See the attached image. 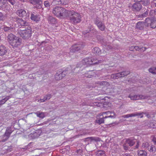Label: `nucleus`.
<instances>
[{
	"mask_svg": "<svg viewBox=\"0 0 156 156\" xmlns=\"http://www.w3.org/2000/svg\"><path fill=\"white\" fill-rule=\"evenodd\" d=\"M7 40L9 44L13 48H19L21 44V39L12 33L8 35Z\"/></svg>",
	"mask_w": 156,
	"mask_h": 156,
	"instance_id": "obj_1",
	"label": "nucleus"
},
{
	"mask_svg": "<svg viewBox=\"0 0 156 156\" xmlns=\"http://www.w3.org/2000/svg\"><path fill=\"white\" fill-rule=\"evenodd\" d=\"M67 16L69 17L71 23L73 24L79 23L81 20L80 13L73 10L69 11Z\"/></svg>",
	"mask_w": 156,
	"mask_h": 156,
	"instance_id": "obj_2",
	"label": "nucleus"
},
{
	"mask_svg": "<svg viewBox=\"0 0 156 156\" xmlns=\"http://www.w3.org/2000/svg\"><path fill=\"white\" fill-rule=\"evenodd\" d=\"M69 11L62 7H56L53 9L52 12L56 17L62 19L67 16Z\"/></svg>",
	"mask_w": 156,
	"mask_h": 156,
	"instance_id": "obj_3",
	"label": "nucleus"
},
{
	"mask_svg": "<svg viewBox=\"0 0 156 156\" xmlns=\"http://www.w3.org/2000/svg\"><path fill=\"white\" fill-rule=\"evenodd\" d=\"M101 60H98L95 57L91 58H86L82 61V63L84 65H86L87 66L92 65L98 64L101 62Z\"/></svg>",
	"mask_w": 156,
	"mask_h": 156,
	"instance_id": "obj_4",
	"label": "nucleus"
},
{
	"mask_svg": "<svg viewBox=\"0 0 156 156\" xmlns=\"http://www.w3.org/2000/svg\"><path fill=\"white\" fill-rule=\"evenodd\" d=\"M32 29L30 28H27L25 30H20L18 32L21 37L24 39H29L31 36Z\"/></svg>",
	"mask_w": 156,
	"mask_h": 156,
	"instance_id": "obj_5",
	"label": "nucleus"
},
{
	"mask_svg": "<svg viewBox=\"0 0 156 156\" xmlns=\"http://www.w3.org/2000/svg\"><path fill=\"white\" fill-rule=\"evenodd\" d=\"M145 22V25L147 27H149L151 28H155L156 27V18H147L146 19Z\"/></svg>",
	"mask_w": 156,
	"mask_h": 156,
	"instance_id": "obj_6",
	"label": "nucleus"
},
{
	"mask_svg": "<svg viewBox=\"0 0 156 156\" xmlns=\"http://www.w3.org/2000/svg\"><path fill=\"white\" fill-rule=\"evenodd\" d=\"M16 14L19 17L24 18L25 19H27L29 16V13L27 12L24 9H19L16 12Z\"/></svg>",
	"mask_w": 156,
	"mask_h": 156,
	"instance_id": "obj_7",
	"label": "nucleus"
},
{
	"mask_svg": "<svg viewBox=\"0 0 156 156\" xmlns=\"http://www.w3.org/2000/svg\"><path fill=\"white\" fill-rule=\"evenodd\" d=\"M130 72L129 71H125L121 73H118L115 74L111 75V78L114 79H117L119 77H122L127 76L129 74Z\"/></svg>",
	"mask_w": 156,
	"mask_h": 156,
	"instance_id": "obj_8",
	"label": "nucleus"
},
{
	"mask_svg": "<svg viewBox=\"0 0 156 156\" xmlns=\"http://www.w3.org/2000/svg\"><path fill=\"white\" fill-rule=\"evenodd\" d=\"M83 46L82 44H75L73 45L70 48V52H74L83 48Z\"/></svg>",
	"mask_w": 156,
	"mask_h": 156,
	"instance_id": "obj_9",
	"label": "nucleus"
},
{
	"mask_svg": "<svg viewBox=\"0 0 156 156\" xmlns=\"http://www.w3.org/2000/svg\"><path fill=\"white\" fill-rule=\"evenodd\" d=\"M12 130L11 128L10 127H8L5 131L4 134L3 136V137H5V139L2 140V142H5L7 140L9 137L10 135L12 132Z\"/></svg>",
	"mask_w": 156,
	"mask_h": 156,
	"instance_id": "obj_10",
	"label": "nucleus"
},
{
	"mask_svg": "<svg viewBox=\"0 0 156 156\" xmlns=\"http://www.w3.org/2000/svg\"><path fill=\"white\" fill-rule=\"evenodd\" d=\"M131 100H136L139 99H145L147 98V97L141 94L136 95L132 96L131 94H130L129 96Z\"/></svg>",
	"mask_w": 156,
	"mask_h": 156,
	"instance_id": "obj_11",
	"label": "nucleus"
},
{
	"mask_svg": "<svg viewBox=\"0 0 156 156\" xmlns=\"http://www.w3.org/2000/svg\"><path fill=\"white\" fill-rule=\"evenodd\" d=\"M30 2L33 5H37V8L38 9H40L42 8V2L41 0H29Z\"/></svg>",
	"mask_w": 156,
	"mask_h": 156,
	"instance_id": "obj_12",
	"label": "nucleus"
},
{
	"mask_svg": "<svg viewBox=\"0 0 156 156\" xmlns=\"http://www.w3.org/2000/svg\"><path fill=\"white\" fill-rule=\"evenodd\" d=\"M142 8V5L140 3L136 2L132 6V9L134 12H138Z\"/></svg>",
	"mask_w": 156,
	"mask_h": 156,
	"instance_id": "obj_13",
	"label": "nucleus"
},
{
	"mask_svg": "<svg viewBox=\"0 0 156 156\" xmlns=\"http://www.w3.org/2000/svg\"><path fill=\"white\" fill-rule=\"evenodd\" d=\"M95 23L97 26L98 29L101 31H103L105 30V26L104 23H102L101 21H96L95 22Z\"/></svg>",
	"mask_w": 156,
	"mask_h": 156,
	"instance_id": "obj_14",
	"label": "nucleus"
},
{
	"mask_svg": "<svg viewBox=\"0 0 156 156\" xmlns=\"http://www.w3.org/2000/svg\"><path fill=\"white\" fill-rule=\"evenodd\" d=\"M41 16L40 15H34L33 13H32L31 15V19L36 22H37L40 20Z\"/></svg>",
	"mask_w": 156,
	"mask_h": 156,
	"instance_id": "obj_15",
	"label": "nucleus"
},
{
	"mask_svg": "<svg viewBox=\"0 0 156 156\" xmlns=\"http://www.w3.org/2000/svg\"><path fill=\"white\" fill-rule=\"evenodd\" d=\"M7 52L6 48L4 46H0V56H3L5 55Z\"/></svg>",
	"mask_w": 156,
	"mask_h": 156,
	"instance_id": "obj_16",
	"label": "nucleus"
},
{
	"mask_svg": "<svg viewBox=\"0 0 156 156\" xmlns=\"http://www.w3.org/2000/svg\"><path fill=\"white\" fill-rule=\"evenodd\" d=\"M65 75L63 73V72L58 73H57L55 76V78L56 80H61L63 77H65Z\"/></svg>",
	"mask_w": 156,
	"mask_h": 156,
	"instance_id": "obj_17",
	"label": "nucleus"
},
{
	"mask_svg": "<svg viewBox=\"0 0 156 156\" xmlns=\"http://www.w3.org/2000/svg\"><path fill=\"white\" fill-rule=\"evenodd\" d=\"M135 140L128 139L126 140L125 143L126 144L129 145V146L131 147L135 144L136 142Z\"/></svg>",
	"mask_w": 156,
	"mask_h": 156,
	"instance_id": "obj_18",
	"label": "nucleus"
},
{
	"mask_svg": "<svg viewBox=\"0 0 156 156\" xmlns=\"http://www.w3.org/2000/svg\"><path fill=\"white\" fill-rule=\"evenodd\" d=\"M138 156H147V153L144 150H139L138 151Z\"/></svg>",
	"mask_w": 156,
	"mask_h": 156,
	"instance_id": "obj_19",
	"label": "nucleus"
},
{
	"mask_svg": "<svg viewBox=\"0 0 156 156\" xmlns=\"http://www.w3.org/2000/svg\"><path fill=\"white\" fill-rule=\"evenodd\" d=\"M144 26V23L142 22H139L137 23L136 28L140 30H142L143 29Z\"/></svg>",
	"mask_w": 156,
	"mask_h": 156,
	"instance_id": "obj_20",
	"label": "nucleus"
},
{
	"mask_svg": "<svg viewBox=\"0 0 156 156\" xmlns=\"http://www.w3.org/2000/svg\"><path fill=\"white\" fill-rule=\"evenodd\" d=\"M106 113L107 114V116H105V118H113L114 117L115 114L114 112H106Z\"/></svg>",
	"mask_w": 156,
	"mask_h": 156,
	"instance_id": "obj_21",
	"label": "nucleus"
},
{
	"mask_svg": "<svg viewBox=\"0 0 156 156\" xmlns=\"http://www.w3.org/2000/svg\"><path fill=\"white\" fill-rule=\"evenodd\" d=\"M7 6L5 0H0V9L5 8Z\"/></svg>",
	"mask_w": 156,
	"mask_h": 156,
	"instance_id": "obj_22",
	"label": "nucleus"
},
{
	"mask_svg": "<svg viewBox=\"0 0 156 156\" xmlns=\"http://www.w3.org/2000/svg\"><path fill=\"white\" fill-rule=\"evenodd\" d=\"M48 22L51 24H55L56 23V20L53 17L50 16L48 18Z\"/></svg>",
	"mask_w": 156,
	"mask_h": 156,
	"instance_id": "obj_23",
	"label": "nucleus"
},
{
	"mask_svg": "<svg viewBox=\"0 0 156 156\" xmlns=\"http://www.w3.org/2000/svg\"><path fill=\"white\" fill-rule=\"evenodd\" d=\"M146 48L144 47H142V48H139L138 46H134L135 51H139L140 52H143L145 51Z\"/></svg>",
	"mask_w": 156,
	"mask_h": 156,
	"instance_id": "obj_24",
	"label": "nucleus"
},
{
	"mask_svg": "<svg viewBox=\"0 0 156 156\" xmlns=\"http://www.w3.org/2000/svg\"><path fill=\"white\" fill-rule=\"evenodd\" d=\"M17 22L18 24L21 26H25L26 25V22L21 19H19Z\"/></svg>",
	"mask_w": 156,
	"mask_h": 156,
	"instance_id": "obj_25",
	"label": "nucleus"
},
{
	"mask_svg": "<svg viewBox=\"0 0 156 156\" xmlns=\"http://www.w3.org/2000/svg\"><path fill=\"white\" fill-rule=\"evenodd\" d=\"M141 115V113L131 114L125 115L124 116V118H129V117H132L140 115Z\"/></svg>",
	"mask_w": 156,
	"mask_h": 156,
	"instance_id": "obj_26",
	"label": "nucleus"
},
{
	"mask_svg": "<svg viewBox=\"0 0 156 156\" xmlns=\"http://www.w3.org/2000/svg\"><path fill=\"white\" fill-rule=\"evenodd\" d=\"M35 113L37 115V117L42 119L44 118L45 117L44 113L43 112H37Z\"/></svg>",
	"mask_w": 156,
	"mask_h": 156,
	"instance_id": "obj_27",
	"label": "nucleus"
},
{
	"mask_svg": "<svg viewBox=\"0 0 156 156\" xmlns=\"http://www.w3.org/2000/svg\"><path fill=\"white\" fill-rule=\"evenodd\" d=\"M51 98V95L50 94H48L44 97V99H41L40 100V102H44L47 100Z\"/></svg>",
	"mask_w": 156,
	"mask_h": 156,
	"instance_id": "obj_28",
	"label": "nucleus"
},
{
	"mask_svg": "<svg viewBox=\"0 0 156 156\" xmlns=\"http://www.w3.org/2000/svg\"><path fill=\"white\" fill-rule=\"evenodd\" d=\"M96 155L97 156H105V151L102 150L99 151L97 152Z\"/></svg>",
	"mask_w": 156,
	"mask_h": 156,
	"instance_id": "obj_29",
	"label": "nucleus"
},
{
	"mask_svg": "<svg viewBox=\"0 0 156 156\" xmlns=\"http://www.w3.org/2000/svg\"><path fill=\"white\" fill-rule=\"evenodd\" d=\"M85 141H89V140H90V141H91L92 140H94L95 141H99V138H96L94 137H87V138H86L85 139Z\"/></svg>",
	"mask_w": 156,
	"mask_h": 156,
	"instance_id": "obj_30",
	"label": "nucleus"
},
{
	"mask_svg": "<svg viewBox=\"0 0 156 156\" xmlns=\"http://www.w3.org/2000/svg\"><path fill=\"white\" fill-rule=\"evenodd\" d=\"M148 150L150 152L155 153L156 151V148L153 145L150 146V147L148 148Z\"/></svg>",
	"mask_w": 156,
	"mask_h": 156,
	"instance_id": "obj_31",
	"label": "nucleus"
},
{
	"mask_svg": "<svg viewBox=\"0 0 156 156\" xmlns=\"http://www.w3.org/2000/svg\"><path fill=\"white\" fill-rule=\"evenodd\" d=\"M93 52L95 54H99L101 53V51L99 48L96 47L93 49Z\"/></svg>",
	"mask_w": 156,
	"mask_h": 156,
	"instance_id": "obj_32",
	"label": "nucleus"
},
{
	"mask_svg": "<svg viewBox=\"0 0 156 156\" xmlns=\"http://www.w3.org/2000/svg\"><path fill=\"white\" fill-rule=\"evenodd\" d=\"M6 2L7 6H9L10 5L8 4V2H9L12 5H14L16 3V1L15 0H5Z\"/></svg>",
	"mask_w": 156,
	"mask_h": 156,
	"instance_id": "obj_33",
	"label": "nucleus"
},
{
	"mask_svg": "<svg viewBox=\"0 0 156 156\" xmlns=\"http://www.w3.org/2000/svg\"><path fill=\"white\" fill-rule=\"evenodd\" d=\"M104 119L103 118V117H102V118H101L100 119L96 120V122L99 124H101V123H104Z\"/></svg>",
	"mask_w": 156,
	"mask_h": 156,
	"instance_id": "obj_34",
	"label": "nucleus"
},
{
	"mask_svg": "<svg viewBox=\"0 0 156 156\" xmlns=\"http://www.w3.org/2000/svg\"><path fill=\"white\" fill-rule=\"evenodd\" d=\"M149 72L153 74H156V68L152 67L149 70Z\"/></svg>",
	"mask_w": 156,
	"mask_h": 156,
	"instance_id": "obj_35",
	"label": "nucleus"
},
{
	"mask_svg": "<svg viewBox=\"0 0 156 156\" xmlns=\"http://www.w3.org/2000/svg\"><path fill=\"white\" fill-rule=\"evenodd\" d=\"M142 4L144 6H147L150 4V1L149 0H143L142 1Z\"/></svg>",
	"mask_w": 156,
	"mask_h": 156,
	"instance_id": "obj_36",
	"label": "nucleus"
},
{
	"mask_svg": "<svg viewBox=\"0 0 156 156\" xmlns=\"http://www.w3.org/2000/svg\"><path fill=\"white\" fill-rule=\"evenodd\" d=\"M3 28L4 31L5 32H6L8 31L9 30L12 29V28L11 27H8L7 26H5Z\"/></svg>",
	"mask_w": 156,
	"mask_h": 156,
	"instance_id": "obj_37",
	"label": "nucleus"
},
{
	"mask_svg": "<svg viewBox=\"0 0 156 156\" xmlns=\"http://www.w3.org/2000/svg\"><path fill=\"white\" fill-rule=\"evenodd\" d=\"M150 16H153V15H156V9L155 10H151L150 11L149 13Z\"/></svg>",
	"mask_w": 156,
	"mask_h": 156,
	"instance_id": "obj_38",
	"label": "nucleus"
},
{
	"mask_svg": "<svg viewBox=\"0 0 156 156\" xmlns=\"http://www.w3.org/2000/svg\"><path fill=\"white\" fill-rule=\"evenodd\" d=\"M44 4L46 7H49L50 6V3L48 1H46L44 2Z\"/></svg>",
	"mask_w": 156,
	"mask_h": 156,
	"instance_id": "obj_39",
	"label": "nucleus"
},
{
	"mask_svg": "<svg viewBox=\"0 0 156 156\" xmlns=\"http://www.w3.org/2000/svg\"><path fill=\"white\" fill-rule=\"evenodd\" d=\"M149 127L152 128H154L156 127V126L155 125L154 122H151L150 123Z\"/></svg>",
	"mask_w": 156,
	"mask_h": 156,
	"instance_id": "obj_40",
	"label": "nucleus"
},
{
	"mask_svg": "<svg viewBox=\"0 0 156 156\" xmlns=\"http://www.w3.org/2000/svg\"><path fill=\"white\" fill-rule=\"evenodd\" d=\"M100 116H103V118L104 119H106V118H105V116H107V115L106 112H103L99 114Z\"/></svg>",
	"mask_w": 156,
	"mask_h": 156,
	"instance_id": "obj_41",
	"label": "nucleus"
},
{
	"mask_svg": "<svg viewBox=\"0 0 156 156\" xmlns=\"http://www.w3.org/2000/svg\"><path fill=\"white\" fill-rule=\"evenodd\" d=\"M4 18L3 14L2 13L0 12V20H3Z\"/></svg>",
	"mask_w": 156,
	"mask_h": 156,
	"instance_id": "obj_42",
	"label": "nucleus"
},
{
	"mask_svg": "<svg viewBox=\"0 0 156 156\" xmlns=\"http://www.w3.org/2000/svg\"><path fill=\"white\" fill-rule=\"evenodd\" d=\"M148 146V143L147 142L144 143L142 144V147H147Z\"/></svg>",
	"mask_w": 156,
	"mask_h": 156,
	"instance_id": "obj_43",
	"label": "nucleus"
},
{
	"mask_svg": "<svg viewBox=\"0 0 156 156\" xmlns=\"http://www.w3.org/2000/svg\"><path fill=\"white\" fill-rule=\"evenodd\" d=\"M148 12L147 11L146 12H145L144 13H143L142 15V17H145L147 16V15L148 14Z\"/></svg>",
	"mask_w": 156,
	"mask_h": 156,
	"instance_id": "obj_44",
	"label": "nucleus"
},
{
	"mask_svg": "<svg viewBox=\"0 0 156 156\" xmlns=\"http://www.w3.org/2000/svg\"><path fill=\"white\" fill-rule=\"evenodd\" d=\"M100 85H108V83L106 81H102L100 82Z\"/></svg>",
	"mask_w": 156,
	"mask_h": 156,
	"instance_id": "obj_45",
	"label": "nucleus"
},
{
	"mask_svg": "<svg viewBox=\"0 0 156 156\" xmlns=\"http://www.w3.org/2000/svg\"><path fill=\"white\" fill-rule=\"evenodd\" d=\"M129 49L130 51H135L134 46H131V47H129Z\"/></svg>",
	"mask_w": 156,
	"mask_h": 156,
	"instance_id": "obj_46",
	"label": "nucleus"
},
{
	"mask_svg": "<svg viewBox=\"0 0 156 156\" xmlns=\"http://www.w3.org/2000/svg\"><path fill=\"white\" fill-rule=\"evenodd\" d=\"M152 141L154 142L155 144H156V138L154 136L153 137Z\"/></svg>",
	"mask_w": 156,
	"mask_h": 156,
	"instance_id": "obj_47",
	"label": "nucleus"
},
{
	"mask_svg": "<svg viewBox=\"0 0 156 156\" xmlns=\"http://www.w3.org/2000/svg\"><path fill=\"white\" fill-rule=\"evenodd\" d=\"M126 144H126V143H125V144H124L123 145L124 148L125 149V150H127L128 149L127 147L126 146Z\"/></svg>",
	"mask_w": 156,
	"mask_h": 156,
	"instance_id": "obj_48",
	"label": "nucleus"
},
{
	"mask_svg": "<svg viewBox=\"0 0 156 156\" xmlns=\"http://www.w3.org/2000/svg\"><path fill=\"white\" fill-rule=\"evenodd\" d=\"M85 76L88 78H91L92 77V75H87L86 74Z\"/></svg>",
	"mask_w": 156,
	"mask_h": 156,
	"instance_id": "obj_49",
	"label": "nucleus"
},
{
	"mask_svg": "<svg viewBox=\"0 0 156 156\" xmlns=\"http://www.w3.org/2000/svg\"><path fill=\"white\" fill-rule=\"evenodd\" d=\"M85 156H92V155L91 154L87 153L85 154Z\"/></svg>",
	"mask_w": 156,
	"mask_h": 156,
	"instance_id": "obj_50",
	"label": "nucleus"
},
{
	"mask_svg": "<svg viewBox=\"0 0 156 156\" xmlns=\"http://www.w3.org/2000/svg\"><path fill=\"white\" fill-rule=\"evenodd\" d=\"M134 1L136 2L139 3L141 2H142V0H134Z\"/></svg>",
	"mask_w": 156,
	"mask_h": 156,
	"instance_id": "obj_51",
	"label": "nucleus"
},
{
	"mask_svg": "<svg viewBox=\"0 0 156 156\" xmlns=\"http://www.w3.org/2000/svg\"><path fill=\"white\" fill-rule=\"evenodd\" d=\"M123 156H133L130 155L129 154H125L123 155Z\"/></svg>",
	"mask_w": 156,
	"mask_h": 156,
	"instance_id": "obj_52",
	"label": "nucleus"
},
{
	"mask_svg": "<svg viewBox=\"0 0 156 156\" xmlns=\"http://www.w3.org/2000/svg\"><path fill=\"white\" fill-rule=\"evenodd\" d=\"M58 4H63L64 3H63L61 0H60L58 2Z\"/></svg>",
	"mask_w": 156,
	"mask_h": 156,
	"instance_id": "obj_53",
	"label": "nucleus"
},
{
	"mask_svg": "<svg viewBox=\"0 0 156 156\" xmlns=\"http://www.w3.org/2000/svg\"><path fill=\"white\" fill-rule=\"evenodd\" d=\"M139 146V142H137V144H136V148H138V147Z\"/></svg>",
	"mask_w": 156,
	"mask_h": 156,
	"instance_id": "obj_54",
	"label": "nucleus"
},
{
	"mask_svg": "<svg viewBox=\"0 0 156 156\" xmlns=\"http://www.w3.org/2000/svg\"><path fill=\"white\" fill-rule=\"evenodd\" d=\"M154 85L156 86V79L154 81Z\"/></svg>",
	"mask_w": 156,
	"mask_h": 156,
	"instance_id": "obj_55",
	"label": "nucleus"
},
{
	"mask_svg": "<svg viewBox=\"0 0 156 156\" xmlns=\"http://www.w3.org/2000/svg\"><path fill=\"white\" fill-rule=\"evenodd\" d=\"M27 0H21V1H22L23 2H26L27 1Z\"/></svg>",
	"mask_w": 156,
	"mask_h": 156,
	"instance_id": "obj_56",
	"label": "nucleus"
},
{
	"mask_svg": "<svg viewBox=\"0 0 156 156\" xmlns=\"http://www.w3.org/2000/svg\"><path fill=\"white\" fill-rule=\"evenodd\" d=\"M155 6L156 7V3H155Z\"/></svg>",
	"mask_w": 156,
	"mask_h": 156,
	"instance_id": "obj_57",
	"label": "nucleus"
},
{
	"mask_svg": "<svg viewBox=\"0 0 156 156\" xmlns=\"http://www.w3.org/2000/svg\"><path fill=\"white\" fill-rule=\"evenodd\" d=\"M147 116L148 117H149V116H148V115H147Z\"/></svg>",
	"mask_w": 156,
	"mask_h": 156,
	"instance_id": "obj_58",
	"label": "nucleus"
}]
</instances>
